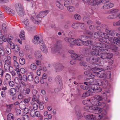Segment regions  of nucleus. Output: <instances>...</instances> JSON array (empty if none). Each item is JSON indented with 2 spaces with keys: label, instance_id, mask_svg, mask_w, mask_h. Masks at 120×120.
Masks as SVG:
<instances>
[{
  "label": "nucleus",
  "instance_id": "680f3d73",
  "mask_svg": "<svg viewBox=\"0 0 120 120\" xmlns=\"http://www.w3.org/2000/svg\"><path fill=\"white\" fill-rule=\"evenodd\" d=\"M27 79L29 81H31L33 79V75H29Z\"/></svg>",
  "mask_w": 120,
  "mask_h": 120
},
{
  "label": "nucleus",
  "instance_id": "2f4dec72",
  "mask_svg": "<svg viewBox=\"0 0 120 120\" xmlns=\"http://www.w3.org/2000/svg\"><path fill=\"white\" fill-rule=\"evenodd\" d=\"M19 37L21 40H24L25 39V33L23 30H22L20 32Z\"/></svg>",
  "mask_w": 120,
  "mask_h": 120
},
{
  "label": "nucleus",
  "instance_id": "ddd939ff",
  "mask_svg": "<svg viewBox=\"0 0 120 120\" xmlns=\"http://www.w3.org/2000/svg\"><path fill=\"white\" fill-rule=\"evenodd\" d=\"M98 44L100 45L99 46H100L101 48L100 49H99V51L102 52H103V53H109V52L108 51V49H104V48H106V46L105 44L102 43H98Z\"/></svg>",
  "mask_w": 120,
  "mask_h": 120
},
{
  "label": "nucleus",
  "instance_id": "3c124183",
  "mask_svg": "<svg viewBox=\"0 0 120 120\" xmlns=\"http://www.w3.org/2000/svg\"><path fill=\"white\" fill-rule=\"evenodd\" d=\"M8 38H7V41L10 43H11V41L13 38V37L11 35H8Z\"/></svg>",
  "mask_w": 120,
  "mask_h": 120
},
{
  "label": "nucleus",
  "instance_id": "5fc2aeb1",
  "mask_svg": "<svg viewBox=\"0 0 120 120\" xmlns=\"http://www.w3.org/2000/svg\"><path fill=\"white\" fill-rule=\"evenodd\" d=\"M13 65L15 68V69L19 68V66L18 63L16 61H14Z\"/></svg>",
  "mask_w": 120,
  "mask_h": 120
},
{
  "label": "nucleus",
  "instance_id": "6e6552de",
  "mask_svg": "<svg viewBox=\"0 0 120 120\" xmlns=\"http://www.w3.org/2000/svg\"><path fill=\"white\" fill-rule=\"evenodd\" d=\"M101 26L102 28V30L103 29H105V32L108 35H110L111 36H114L116 35L117 36H118L120 35L119 34H118L116 33L115 30H111L108 29V27L105 24H101Z\"/></svg>",
  "mask_w": 120,
  "mask_h": 120
},
{
  "label": "nucleus",
  "instance_id": "6e6d98bb",
  "mask_svg": "<svg viewBox=\"0 0 120 120\" xmlns=\"http://www.w3.org/2000/svg\"><path fill=\"white\" fill-rule=\"evenodd\" d=\"M20 64L22 65H23L25 63V59L23 58H21L19 59Z\"/></svg>",
  "mask_w": 120,
  "mask_h": 120
},
{
  "label": "nucleus",
  "instance_id": "4468645a",
  "mask_svg": "<svg viewBox=\"0 0 120 120\" xmlns=\"http://www.w3.org/2000/svg\"><path fill=\"white\" fill-rule=\"evenodd\" d=\"M111 49L112 52H113L115 55H118L119 53L117 51L120 50V46H116L114 45L111 46Z\"/></svg>",
  "mask_w": 120,
  "mask_h": 120
},
{
  "label": "nucleus",
  "instance_id": "338daca9",
  "mask_svg": "<svg viewBox=\"0 0 120 120\" xmlns=\"http://www.w3.org/2000/svg\"><path fill=\"white\" fill-rule=\"evenodd\" d=\"M118 10L116 9H112L110 10V12L111 14H114L118 11Z\"/></svg>",
  "mask_w": 120,
  "mask_h": 120
},
{
  "label": "nucleus",
  "instance_id": "f257e3e1",
  "mask_svg": "<svg viewBox=\"0 0 120 120\" xmlns=\"http://www.w3.org/2000/svg\"><path fill=\"white\" fill-rule=\"evenodd\" d=\"M83 55L85 56L90 57V55L92 56H98L103 59H108L112 58L113 56L112 53H103L99 51V50H91L90 49H86L83 52Z\"/></svg>",
  "mask_w": 120,
  "mask_h": 120
},
{
  "label": "nucleus",
  "instance_id": "412c9836",
  "mask_svg": "<svg viewBox=\"0 0 120 120\" xmlns=\"http://www.w3.org/2000/svg\"><path fill=\"white\" fill-rule=\"evenodd\" d=\"M113 3L111 2L105 3L104 4L103 6V8L104 9H109L113 6Z\"/></svg>",
  "mask_w": 120,
  "mask_h": 120
},
{
  "label": "nucleus",
  "instance_id": "4d7b16f0",
  "mask_svg": "<svg viewBox=\"0 0 120 120\" xmlns=\"http://www.w3.org/2000/svg\"><path fill=\"white\" fill-rule=\"evenodd\" d=\"M74 17L75 19L76 20H79L81 19V16L77 14H75L74 15Z\"/></svg>",
  "mask_w": 120,
  "mask_h": 120
},
{
  "label": "nucleus",
  "instance_id": "1a4fd4ad",
  "mask_svg": "<svg viewBox=\"0 0 120 120\" xmlns=\"http://www.w3.org/2000/svg\"><path fill=\"white\" fill-rule=\"evenodd\" d=\"M101 33V36L104 39L106 38V39H107L108 40H109V41L111 42H112L115 44H116L117 45H118V44H117V38H114L112 39V38L113 36H111L109 35V36L108 35H107V34L106 33L103 32Z\"/></svg>",
  "mask_w": 120,
  "mask_h": 120
},
{
  "label": "nucleus",
  "instance_id": "c85d7f7f",
  "mask_svg": "<svg viewBox=\"0 0 120 120\" xmlns=\"http://www.w3.org/2000/svg\"><path fill=\"white\" fill-rule=\"evenodd\" d=\"M39 37L37 35L34 36L33 40V42L34 44H37L39 43Z\"/></svg>",
  "mask_w": 120,
  "mask_h": 120
},
{
  "label": "nucleus",
  "instance_id": "37998d69",
  "mask_svg": "<svg viewBox=\"0 0 120 120\" xmlns=\"http://www.w3.org/2000/svg\"><path fill=\"white\" fill-rule=\"evenodd\" d=\"M23 23L26 26L28 25L29 24V21L28 19L26 18L25 19L23 22Z\"/></svg>",
  "mask_w": 120,
  "mask_h": 120
},
{
  "label": "nucleus",
  "instance_id": "e433bc0d",
  "mask_svg": "<svg viewBox=\"0 0 120 120\" xmlns=\"http://www.w3.org/2000/svg\"><path fill=\"white\" fill-rule=\"evenodd\" d=\"M71 1L69 0H66L64 2V6L67 8L69 7L71 5Z\"/></svg>",
  "mask_w": 120,
  "mask_h": 120
},
{
  "label": "nucleus",
  "instance_id": "e2e57ef3",
  "mask_svg": "<svg viewBox=\"0 0 120 120\" xmlns=\"http://www.w3.org/2000/svg\"><path fill=\"white\" fill-rule=\"evenodd\" d=\"M68 42L71 44H75V40H74L72 38H70Z\"/></svg>",
  "mask_w": 120,
  "mask_h": 120
},
{
  "label": "nucleus",
  "instance_id": "cd10ccee",
  "mask_svg": "<svg viewBox=\"0 0 120 120\" xmlns=\"http://www.w3.org/2000/svg\"><path fill=\"white\" fill-rule=\"evenodd\" d=\"M5 71L9 70L10 73H11V75L13 76H17L16 74L15 73V71H13L14 70L13 68V67H10L8 69H5Z\"/></svg>",
  "mask_w": 120,
  "mask_h": 120
},
{
  "label": "nucleus",
  "instance_id": "393cba45",
  "mask_svg": "<svg viewBox=\"0 0 120 120\" xmlns=\"http://www.w3.org/2000/svg\"><path fill=\"white\" fill-rule=\"evenodd\" d=\"M4 8L7 12L9 14L13 15H15V11L13 10L7 6H5Z\"/></svg>",
  "mask_w": 120,
  "mask_h": 120
},
{
  "label": "nucleus",
  "instance_id": "473e14b6",
  "mask_svg": "<svg viewBox=\"0 0 120 120\" xmlns=\"http://www.w3.org/2000/svg\"><path fill=\"white\" fill-rule=\"evenodd\" d=\"M91 42H93V44H91L90 45H88L89 46H90V45H91V46H90V47L91 48L92 50H99V49H100L101 48L100 47V46H95V45H93V41H91Z\"/></svg>",
  "mask_w": 120,
  "mask_h": 120
},
{
  "label": "nucleus",
  "instance_id": "bb28decb",
  "mask_svg": "<svg viewBox=\"0 0 120 120\" xmlns=\"http://www.w3.org/2000/svg\"><path fill=\"white\" fill-rule=\"evenodd\" d=\"M14 70L17 76H18L19 79L20 80H22V76L21 74L19 68L15 69Z\"/></svg>",
  "mask_w": 120,
  "mask_h": 120
},
{
  "label": "nucleus",
  "instance_id": "052dcab7",
  "mask_svg": "<svg viewBox=\"0 0 120 120\" xmlns=\"http://www.w3.org/2000/svg\"><path fill=\"white\" fill-rule=\"evenodd\" d=\"M6 53L8 55L10 54L11 53V51L10 49L8 47H7L6 48Z\"/></svg>",
  "mask_w": 120,
  "mask_h": 120
},
{
  "label": "nucleus",
  "instance_id": "9d476101",
  "mask_svg": "<svg viewBox=\"0 0 120 120\" xmlns=\"http://www.w3.org/2000/svg\"><path fill=\"white\" fill-rule=\"evenodd\" d=\"M93 44V42L90 41H83L80 38L77 39L75 40V44L77 45H84L88 46Z\"/></svg>",
  "mask_w": 120,
  "mask_h": 120
},
{
  "label": "nucleus",
  "instance_id": "09e8293b",
  "mask_svg": "<svg viewBox=\"0 0 120 120\" xmlns=\"http://www.w3.org/2000/svg\"><path fill=\"white\" fill-rule=\"evenodd\" d=\"M2 28L3 31L5 32H7V26L5 23H4L2 24Z\"/></svg>",
  "mask_w": 120,
  "mask_h": 120
},
{
  "label": "nucleus",
  "instance_id": "c03bdc74",
  "mask_svg": "<svg viewBox=\"0 0 120 120\" xmlns=\"http://www.w3.org/2000/svg\"><path fill=\"white\" fill-rule=\"evenodd\" d=\"M30 104L32 105L33 108L35 110H37L38 108V105L36 103H33V102H31Z\"/></svg>",
  "mask_w": 120,
  "mask_h": 120
},
{
  "label": "nucleus",
  "instance_id": "69168bd1",
  "mask_svg": "<svg viewBox=\"0 0 120 120\" xmlns=\"http://www.w3.org/2000/svg\"><path fill=\"white\" fill-rule=\"evenodd\" d=\"M79 26H80L81 28L82 29H83V30H84V29L85 30H86V29L85 28V25L84 23H79Z\"/></svg>",
  "mask_w": 120,
  "mask_h": 120
},
{
  "label": "nucleus",
  "instance_id": "49530a36",
  "mask_svg": "<svg viewBox=\"0 0 120 120\" xmlns=\"http://www.w3.org/2000/svg\"><path fill=\"white\" fill-rule=\"evenodd\" d=\"M31 99V97H28V98H25L24 99V103L26 104H29L30 101Z\"/></svg>",
  "mask_w": 120,
  "mask_h": 120
},
{
  "label": "nucleus",
  "instance_id": "b1692460",
  "mask_svg": "<svg viewBox=\"0 0 120 120\" xmlns=\"http://www.w3.org/2000/svg\"><path fill=\"white\" fill-rule=\"evenodd\" d=\"M61 46L60 44H56L55 45V47H52V51L53 53L56 52V50L59 49L61 47Z\"/></svg>",
  "mask_w": 120,
  "mask_h": 120
},
{
  "label": "nucleus",
  "instance_id": "39448f33",
  "mask_svg": "<svg viewBox=\"0 0 120 120\" xmlns=\"http://www.w3.org/2000/svg\"><path fill=\"white\" fill-rule=\"evenodd\" d=\"M84 32L85 34L87 36L81 35L80 36V39L83 41L84 40H86L88 39V38H90L92 37H94L95 38H98L99 36L98 33H99L100 32H98V33L94 32L93 33H92L90 32L87 30H85Z\"/></svg>",
  "mask_w": 120,
  "mask_h": 120
},
{
  "label": "nucleus",
  "instance_id": "f03ea898",
  "mask_svg": "<svg viewBox=\"0 0 120 120\" xmlns=\"http://www.w3.org/2000/svg\"><path fill=\"white\" fill-rule=\"evenodd\" d=\"M94 65L93 64L92 66L89 65L85 67V69L88 71L84 72V74L89 77H94L95 75L92 74V73H93L98 77L105 78V74L102 71H99V68L93 66Z\"/></svg>",
  "mask_w": 120,
  "mask_h": 120
},
{
  "label": "nucleus",
  "instance_id": "a18cd8bd",
  "mask_svg": "<svg viewBox=\"0 0 120 120\" xmlns=\"http://www.w3.org/2000/svg\"><path fill=\"white\" fill-rule=\"evenodd\" d=\"M89 92L93 93V92H92L91 91H89V90L88 92H85L83 93L82 95V97L83 98H85L89 96L90 95V94L89 93Z\"/></svg>",
  "mask_w": 120,
  "mask_h": 120
},
{
  "label": "nucleus",
  "instance_id": "8fccbe9b",
  "mask_svg": "<svg viewBox=\"0 0 120 120\" xmlns=\"http://www.w3.org/2000/svg\"><path fill=\"white\" fill-rule=\"evenodd\" d=\"M67 10L70 12H73L75 10V8L72 6H69L67 8Z\"/></svg>",
  "mask_w": 120,
  "mask_h": 120
},
{
  "label": "nucleus",
  "instance_id": "f704fd0d",
  "mask_svg": "<svg viewBox=\"0 0 120 120\" xmlns=\"http://www.w3.org/2000/svg\"><path fill=\"white\" fill-rule=\"evenodd\" d=\"M64 67L62 64H58V67L56 69V72L62 70Z\"/></svg>",
  "mask_w": 120,
  "mask_h": 120
},
{
  "label": "nucleus",
  "instance_id": "a878e982",
  "mask_svg": "<svg viewBox=\"0 0 120 120\" xmlns=\"http://www.w3.org/2000/svg\"><path fill=\"white\" fill-rule=\"evenodd\" d=\"M106 114V112L105 110H103L101 113L98 116V119H105V116Z\"/></svg>",
  "mask_w": 120,
  "mask_h": 120
},
{
  "label": "nucleus",
  "instance_id": "13d9d810",
  "mask_svg": "<svg viewBox=\"0 0 120 120\" xmlns=\"http://www.w3.org/2000/svg\"><path fill=\"white\" fill-rule=\"evenodd\" d=\"M117 17V15L116 14H114L113 15H110L108 17V18L109 19H113Z\"/></svg>",
  "mask_w": 120,
  "mask_h": 120
},
{
  "label": "nucleus",
  "instance_id": "2eb2a0df",
  "mask_svg": "<svg viewBox=\"0 0 120 120\" xmlns=\"http://www.w3.org/2000/svg\"><path fill=\"white\" fill-rule=\"evenodd\" d=\"M75 110L76 114L78 117H79L80 118L82 116L81 112V109L79 106H76L75 108Z\"/></svg>",
  "mask_w": 120,
  "mask_h": 120
},
{
  "label": "nucleus",
  "instance_id": "c756f323",
  "mask_svg": "<svg viewBox=\"0 0 120 120\" xmlns=\"http://www.w3.org/2000/svg\"><path fill=\"white\" fill-rule=\"evenodd\" d=\"M90 2V4L91 6H95L98 5L100 3L99 1H98L97 0H92Z\"/></svg>",
  "mask_w": 120,
  "mask_h": 120
},
{
  "label": "nucleus",
  "instance_id": "0e129e2a",
  "mask_svg": "<svg viewBox=\"0 0 120 120\" xmlns=\"http://www.w3.org/2000/svg\"><path fill=\"white\" fill-rule=\"evenodd\" d=\"M113 25L114 26H115L120 25V20L117 22H113Z\"/></svg>",
  "mask_w": 120,
  "mask_h": 120
},
{
  "label": "nucleus",
  "instance_id": "603ef678",
  "mask_svg": "<svg viewBox=\"0 0 120 120\" xmlns=\"http://www.w3.org/2000/svg\"><path fill=\"white\" fill-rule=\"evenodd\" d=\"M30 69L33 70H34L36 69V66L35 64L33 63L30 66Z\"/></svg>",
  "mask_w": 120,
  "mask_h": 120
},
{
  "label": "nucleus",
  "instance_id": "de8ad7c7",
  "mask_svg": "<svg viewBox=\"0 0 120 120\" xmlns=\"http://www.w3.org/2000/svg\"><path fill=\"white\" fill-rule=\"evenodd\" d=\"M106 76L105 78L106 77L108 79H110L111 77V72L110 71H107L106 73L105 74Z\"/></svg>",
  "mask_w": 120,
  "mask_h": 120
},
{
  "label": "nucleus",
  "instance_id": "f3484780",
  "mask_svg": "<svg viewBox=\"0 0 120 120\" xmlns=\"http://www.w3.org/2000/svg\"><path fill=\"white\" fill-rule=\"evenodd\" d=\"M30 19L32 20L33 22L35 24H38L41 22V18L39 17H38V15L35 19L32 16L31 17Z\"/></svg>",
  "mask_w": 120,
  "mask_h": 120
},
{
  "label": "nucleus",
  "instance_id": "aec40b11",
  "mask_svg": "<svg viewBox=\"0 0 120 120\" xmlns=\"http://www.w3.org/2000/svg\"><path fill=\"white\" fill-rule=\"evenodd\" d=\"M40 48L42 51L45 53H47L48 52V49L45 43H40Z\"/></svg>",
  "mask_w": 120,
  "mask_h": 120
},
{
  "label": "nucleus",
  "instance_id": "4be33fe9",
  "mask_svg": "<svg viewBox=\"0 0 120 120\" xmlns=\"http://www.w3.org/2000/svg\"><path fill=\"white\" fill-rule=\"evenodd\" d=\"M49 12V10H47L45 11H42L40 12L38 17H39L41 18H43L46 16L48 13Z\"/></svg>",
  "mask_w": 120,
  "mask_h": 120
},
{
  "label": "nucleus",
  "instance_id": "a211bd4d",
  "mask_svg": "<svg viewBox=\"0 0 120 120\" xmlns=\"http://www.w3.org/2000/svg\"><path fill=\"white\" fill-rule=\"evenodd\" d=\"M30 115L32 117H34L35 116L39 117L40 116V112L38 111L36 112L33 109H32L30 112Z\"/></svg>",
  "mask_w": 120,
  "mask_h": 120
},
{
  "label": "nucleus",
  "instance_id": "0eeeda50",
  "mask_svg": "<svg viewBox=\"0 0 120 120\" xmlns=\"http://www.w3.org/2000/svg\"><path fill=\"white\" fill-rule=\"evenodd\" d=\"M15 8L17 12L20 17H22L26 16L23 6L21 4L19 3L16 4Z\"/></svg>",
  "mask_w": 120,
  "mask_h": 120
},
{
  "label": "nucleus",
  "instance_id": "dca6fc26",
  "mask_svg": "<svg viewBox=\"0 0 120 120\" xmlns=\"http://www.w3.org/2000/svg\"><path fill=\"white\" fill-rule=\"evenodd\" d=\"M10 47L11 49H13L16 52H18L20 50L19 47L17 45L14 44L13 43L10 44Z\"/></svg>",
  "mask_w": 120,
  "mask_h": 120
},
{
  "label": "nucleus",
  "instance_id": "423d86ee",
  "mask_svg": "<svg viewBox=\"0 0 120 120\" xmlns=\"http://www.w3.org/2000/svg\"><path fill=\"white\" fill-rule=\"evenodd\" d=\"M100 58H101L100 57H98V56H95L94 57H87L86 58V60L88 62L90 63H92L91 64H90L87 65L85 66V67L86 66L89 65L92 66V65L93 64L94 65L93 66L96 67H97L96 66H95V65H98L97 63L98 62Z\"/></svg>",
  "mask_w": 120,
  "mask_h": 120
},
{
  "label": "nucleus",
  "instance_id": "7ed1b4c3",
  "mask_svg": "<svg viewBox=\"0 0 120 120\" xmlns=\"http://www.w3.org/2000/svg\"><path fill=\"white\" fill-rule=\"evenodd\" d=\"M96 81V79L92 78H87L86 81L84 82V84L88 86L89 91L94 92V91L99 92L101 90V89L99 86L95 84H92Z\"/></svg>",
  "mask_w": 120,
  "mask_h": 120
},
{
  "label": "nucleus",
  "instance_id": "72a5a7b5",
  "mask_svg": "<svg viewBox=\"0 0 120 120\" xmlns=\"http://www.w3.org/2000/svg\"><path fill=\"white\" fill-rule=\"evenodd\" d=\"M60 1H57L56 3V4L57 7L60 9H63L64 6L63 5L60 3Z\"/></svg>",
  "mask_w": 120,
  "mask_h": 120
},
{
  "label": "nucleus",
  "instance_id": "20e7f679",
  "mask_svg": "<svg viewBox=\"0 0 120 120\" xmlns=\"http://www.w3.org/2000/svg\"><path fill=\"white\" fill-rule=\"evenodd\" d=\"M93 105L89 107V111L90 112L95 114L100 113L101 109L98 106H99L101 108H104L105 106V104L104 103H101L98 100L95 99L93 104Z\"/></svg>",
  "mask_w": 120,
  "mask_h": 120
},
{
  "label": "nucleus",
  "instance_id": "79ce46f5",
  "mask_svg": "<svg viewBox=\"0 0 120 120\" xmlns=\"http://www.w3.org/2000/svg\"><path fill=\"white\" fill-rule=\"evenodd\" d=\"M5 78L6 80L9 81L11 79V75L8 73H7L6 74Z\"/></svg>",
  "mask_w": 120,
  "mask_h": 120
},
{
  "label": "nucleus",
  "instance_id": "9b49d317",
  "mask_svg": "<svg viewBox=\"0 0 120 120\" xmlns=\"http://www.w3.org/2000/svg\"><path fill=\"white\" fill-rule=\"evenodd\" d=\"M98 84L99 85L102 86V87L103 88L108 89V90H106V91L107 93H109L110 92V89H109L110 85L108 84L107 80H104L100 81L99 82Z\"/></svg>",
  "mask_w": 120,
  "mask_h": 120
},
{
  "label": "nucleus",
  "instance_id": "58836bf2",
  "mask_svg": "<svg viewBox=\"0 0 120 120\" xmlns=\"http://www.w3.org/2000/svg\"><path fill=\"white\" fill-rule=\"evenodd\" d=\"M21 118L23 120H29V117L26 114H22Z\"/></svg>",
  "mask_w": 120,
  "mask_h": 120
},
{
  "label": "nucleus",
  "instance_id": "7c9ffc66",
  "mask_svg": "<svg viewBox=\"0 0 120 120\" xmlns=\"http://www.w3.org/2000/svg\"><path fill=\"white\" fill-rule=\"evenodd\" d=\"M9 93L10 95L12 96H14L16 93V90L14 88H12L10 90Z\"/></svg>",
  "mask_w": 120,
  "mask_h": 120
},
{
  "label": "nucleus",
  "instance_id": "f8f14e48",
  "mask_svg": "<svg viewBox=\"0 0 120 120\" xmlns=\"http://www.w3.org/2000/svg\"><path fill=\"white\" fill-rule=\"evenodd\" d=\"M5 62L4 65V69H7L10 67H12L11 65V57L8 56L7 55L5 58Z\"/></svg>",
  "mask_w": 120,
  "mask_h": 120
},
{
  "label": "nucleus",
  "instance_id": "c9c22d12",
  "mask_svg": "<svg viewBox=\"0 0 120 120\" xmlns=\"http://www.w3.org/2000/svg\"><path fill=\"white\" fill-rule=\"evenodd\" d=\"M14 119V116L12 113H10L7 115V120H13Z\"/></svg>",
  "mask_w": 120,
  "mask_h": 120
},
{
  "label": "nucleus",
  "instance_id": "5701e85b",
  "mask_svg": "<svg viewBox=\"0 0 120 120\" xmlns=\"http://www.w3.org/2000/svg\"><path fill=\"white\" fill-rule=\"evenodd\" d=\"M34 55L37 59L41 60L42 58L41 53L40 51H36L34 53Z\"/></svg>",
  "mask_w": 120,
  "mask_h": 120
},
{
  "label": "nucleus",
  "instance_id": "bf43d9fd",
  "mask_svg": "<svg viewBox=\"0 0 120 120\" xmlns=\"http://www.w3.org/2000/svg\"><path fill=\"white\" fill-rule=\"evenodd\" d=\"M82 60H81V61L79 62V65L81 66H84V69H84L85 67V66H87V65H86V64L85 62V61H82Z\"/></svg>",
  "mask_w": 120,
  "mask_h": 120
},
{
  "label": "nucleus",
  "instance_id": "a19ab883",
  "mask_svg": "<svg viewBox=\"0 0 120 120\" xmlns=\"http://www.w3.org/2000/svg\"><path fill=\"white\" fill-rule=\"evenodd\" d=\"M55 80L56 82H58L59 83H60L61 82L62 79L60 76H58L56 78Z\"/></svg>",
  "mask_w": 120,
  "mask_h": 120
},
{
  "label": "nucleus",
  "instance_id": "4c0bfd02",
  "mask_svg": "<svg viewBox=\"0 0 120 120\" xmlns=\"http://www.w3.org/2000/svg\"><path fill=\"white\" fill-rule=\"evenodd\" d=\"M39 96L38 95H36L33 96L32 101H37V102L38 103V100L39 99Z\"/></svg>",
  "mask_w": 120,
  "mask_h": 120
},
{
  "label": "nucleus",
  "instance_id": "774afa93",
  "mask_svg": "<svg viewBox=\"0 0 120 120\" xmlns=\"http://www.w3.org/2000/svg\"><path fill=\"white\" fill-rule=\"evenodd\" d=\"M90 120H96V117L95 115L93 114H90Z\"/></svg>",
  "mask_w": 120,
  "mask_h": 120
},
{
  "label": "nucleus",
  "instance_id": "ea45409f",
  "mask_svg": "<svg viewBox=\"0 0 120 120\" xmlns=\"http://www.w3.org/2000/svg\"><path fill=\"white\" fill-rule=\"evenodd\" d=\"M26 104L25 103H23L22 102H21L19 104V106L22 109H25L26 107Z\"/></svg>",
  "mask_w": 120,
  "mask_h": 120
},
{
  "label": "nucleus",
  "instance_id": "6ab92c4d",
  "mask_svg": "<svg viewBox=\"0 0 120 120\" xmlns=\"http://www.w3.org/2000/svg\"><path fill=\"white\" fill-rule=\"evenodd\" d=\"M71 56L72 59L76 60H82L83 59V58L82 57L75 53L71 54Z\"/></svg>",
  "mask_w": 120,
  "mask_h": 120
},
{
  "label": "nucleus",
  "instance_id": "864d4df0",
  "mask_svg": "<svg viewBox=\"0 0 120 120\" xmlns=\"http://www.w3.org/2000/svg\"><path fill=\"white\" fill-rule=\"evenodd\" d=\"M79 23H75L72 25V27L74 29L77 28L79 26Z\"/></svg>",
  "mask_w": 120,
  "mask_h": 120
}]
</instances>
